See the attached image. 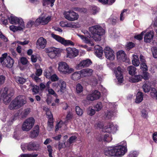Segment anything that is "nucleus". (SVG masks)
Here are the masks:
<instances>
[{
	"label": "nucleus",
	"instance_id": "nucleus-1",
	"mask_svg": "<svg viewBox=\"0 0 157 157\" xmlns=\"http://www.w3.org/2000/svg\"><path fill=\"white\" fill-rule=\"evenodd\" d=\"M127 151L126 142L123 141L116 146L105 148L104 153L105 155L108 156L120 157L124 155Z\"/></svg>",
	"mask_w": 157,
	"mask_h": 157
},
{
	"label": "nucleus",
	"instance_id": "nucleus-2",
	"mask_svg": "<svg viewBox=\"0 0 157 157\" xmlns=\"http://www.w3.org/2000/svg\"><path fill=\"white\" fill-rule=\"evenodd\" d=\"M89 31L92 34V38L95 41H100L101 36L105 33V30L99 25H96L90 27Z\"/></svg>",
	"mask_w": 157,
	"mask_h": 157
},
{
	"label": "nucleus",
	"instance_id": "nucleus-3",
	"mask_svg": "<svg viewBox=\"0 0 157 157\" xmlns=\"http://www.w3.org/2000/svg\"><path fill=\"white\" fill-rule=\"evenodd\" d=\"M26 103L25 97L23 95H19L13 100L9 106L10 110L18 109L23 106Z\"/></svg>",
	"mask_w": 157,
	"mask_h": 157
},
{
	"label": "nucleus",
	"instance_id": "nucleus-4",
	"mask_svg": "<svg viewBox=\"0 0 157 157\" xmlns=\"http://www.w3.org/2000/svg\"><path fill=\"white\" fill-rule=\"evenodd\" d=\"M0 62L3 67L11 68L13 66L14 60L7 53L2 54L0 58Z\"/></svg>",
	"mask_w": 157,
	"mask_h": 157
},
{
	"label": "nucleus",
	"instance_id": "nucleus-5",
	"mask_svg": "<svg viewBox=\"0 0 157 157\" xmlns=\"http://www.w3.org/2000/svg\"><path fill=\"white\" fill-rule=\"evenodd\" d=\"M13 90L11 91L8 90L7 88L2 89L0 93V95L3 98V100L6 104L9 103L11 100V97L13 94Z\"/></svg>",
	"mask_w": 157,
	"mask_h": 157
},
{
	"label": "nucleus",
	"instance_id": "nucleus-6",
	"mask_svg": "<svg viewBox=\"0 0 157 157\" xmlns=\"http://www.w3.org/2000/svg\"><path fill=\"white\" fill-rule=\"evenodd\" d=\"M58 70L61 74L64 75L69 74L74 71V69L70 68L69 65L64 62L58 63Z\"/></svg>",
	"mask_w": 157,
	"mask_h": 157
},
{
	"label": "nucleus",
	"instance_id": "nucleus-7",
	"mask_svg": "<svg viewBox=\"0 0 157 157\" xmlns=\"http://www.w3.org/2000/svg\"><path fill=\"white\" fill-rule=\"evenodd\" d=\"M52 87L59 93L62 94L65 91L66 83L63 80H60L57 82L53 83L52 84Z\"/></svg>",
	"mask_w": 157,
	"mask_h": 157
},
{
	"label": "nucleus",
	"instance_id": "nucleus-8",
	"mask_svg": "<svg viewBox=\"0 0 157 157\" xmlns=\"http://www.w3.org/2000/svg\"><path fill=\"white\" fill-rule=\"evenodd\" d=\"M82 32L85 35V36L77 34V36L79 37L84 43L88 44L90 46L94 45V44L91 39L92 36L90 35L88 31L86 30L83 29L82 30Z\"/></svg>",
	"mask_w": 157,
	"mask_h": 157
},
{
	"label": "nucleus",
	"instance_id": "nucleus-9",
	"mask_svg": "<svg viewBox=\"0 0 157 157\" xmlns=\"http://www.w3.org/2000/svg\"><path fill=\"white\" fill-rule=\"evenodd\" d=\"M35 120L32 117H30L26 119L23 122L22 126V129L25 131H29L33 127Z\"/></svg>",
	"mask_w": 157,
	"mask_h": 157
},
{
	"label": "nucleus",
	"instance_id": "nucleus-10",
	"mask_svg": "<svg viewBox=\"0 0 157 157\" xmlns=\"http://www.w3.org/2000/svg\"><path fill=\"white\" fill-rule=\"evenodd\" d=\"M51 36L52 37L56 40L57 41L61 43L65 46H73L75 44L69 40H65L61 36L54 34L52 33Z\"/></svg>",
	"mask_w": 157,
	"mask_h": 157
},
{
	"label": "nucleus",
	"instance_id": "nucleus-11",
	"mask_svg": "<svg viewBox=\"0 0 157 157\" xmlns=\"http://www.w3.org/2000/svg\"><path fill=\"white\" fill-rule=\"evenodd\" d=\"M65 18L70 21L77 20L79 18V15L74 11L70 10L63 13Z\"/></svg>",
	"mask_w": 157,
	"mask_h": 157
},
{
	"label": "nucleus",
	"instance_id": "nucleus-12",
	"mask_svg": "<svg viewBox=\"0 0 157 157\" xmlns=\"http://www.w3.org/2000/svg\"><path fill=\"white\" fill-rule=\"evenodd\" d=\"M51 17L48 16L47 17L42 14L40 15L35 21L36 24H41L44 25L47 24L51 20Z\"/></svg>",
	"mask_w": 157,
	"mask_h": 157
},
{
	"label": "nucleus",
	"instance_id": "nucleus-13",
	"mask_svg": "<svg viewBox=\"0 0 157 157\" xmlns=\"http://www.w3.org/2000/svg\"><path fill=\"white\" fill-rule=\"evenodd\" d=\"M45 52L48 53V56L51 58H54L56 57L57 54L61 52L60 49L55 47H50L45 49Z\"/></svg>",
	"mask_w": 157,
	"mask_h": 157
},
{
	"label": "nucleus",
	"instance_id": "nucleus-14",
	"mask_svg": "<svg viewBox=\"0 0 157 157\" xmlns=\"http://www.w3.org/2000/svg\"><path fill=\"white\" fill-rule=\"evenodd\" d=\"M104 52L106 58L110 60H113L115 59L114 52L110 47L106 46L104 49Z\"/></svg>",
	"mask_w": 157,
	"mask_h": 157
},
{
	"label": "nucleus",
	"instance_id": "nucleus-15",
	"mask_svg": "<svg viewBox=\"0 0 157 157\" xmlns=\"http://www.w3.org/2000/svg\"><path fill=\"white\" fill-rule=\"evenodd\" d=\"M66 57L70 59H73L78 55L79 51L74 48H66Z\"/></svg>",
	"mask_w": 157,
	"mask_h": 157
},
{
	"label": "nucleus",
	"instance_id": "nucleus-16",
	"mask_svg": "<svg viewBox=\"0 0 157 157\" xmlns=\"http://www.w3.org/2000/svg\"><path fill=\"white\" fill-rule=\"evenodd\" d=\"M9 22L11 24L19 25H25L23 19L20 17H17L11 15L9 18Z\"/></svg>",
	"mask_w": 157,
	"mask_h": 157
},
{
	"label": "nucleus",
	"instance_id": "nucleus-17",
	"mask_svg": "<svg viewBox=\"0 0 157 157\" xmlns=\"http://www.w3.org/2000/svg\"><path fill=\"white\" fill-rule=\"evenodd\" d=\"M47 40L42 37L39 38L36 42V47L38 49L41 50L45 48L47 44Z\"/></svg>",
	"mask_w": 157,
	"mask_h": 157
},
{
	"label": "nucleus",
	"instance_id": "nucleus-18",
	"mask_svg": "<svg viewBox=\"0 0 157 157\" xmlns=\"http://www.w3.org/2000/svg\"><path fill=\"white\" fill-rule=\"evenodd\" d=\"M101 95L100 92L96 90L93 91L91 93L89 94L87 98L88 100L93 101L99 99Z\"/></svg>",
	"mask_w": 157,
	"mask_h": 157
},
{
	"label": "nucleus",
	"instance_id": "nucleus-19",
	"mask_svg": "<svg viewBox=\"0 0 157 157\" xmlns=\"http://www.w3.org/2000/svg\"><path fill=\"white\" fill-rule=\"evenodd\" d=\"M118 128V126L117 125L110 123L103 128V131L108 133L115 132L117 130Z\"/></svg>",
	"mask_w": 157,
	"mask_h": 157
},
{
	"label": "nucleus",
	"instance_id": "nucleus-20",
	"mask_svg": "<svg viewBox=\"0 0 157 157\" xmlns=\"http://www.w3.org/2000/svg\"><path fill=\"white\" fill-rule=\"evenodd\" d=\"M40 148V145L36 142H31L27 144V149L29 151H37Z\"/></svg>",
	"mask_w": 157,
	"mask_h": 157
},
{
	"label": "nucleus",
	"instance_id": "nucleus-21",
	"mask_svg": "<svg viewBox=\"0 0 157 157\" xmlns=\"http://www.w3.org/2000/svg\"><path fill=\"white\" fill-rule=\"evenodd\" d=\"M114 73L119 83H122L123 81V77L122 74V70L121 67H118L114 70Z\"/></svg>",
	"mask_w": 157,
	"mask_h": 157
},
{
	"label": "nucleus",
	"instance_id": "nucleus-22",
	"mask_svg": "<svg viewBox=\"0 0 157 157\" xmlns=\"http://www.w3.org/2000/svg\"><path fill=\"white\" fill-rule=\"evenodd\" d=\"M92 63L91 60L89 59L84 60L81 61L76 66V68L77 69L79 70L84 67H88L92 64Z\"/></svg>",
	"mask_w": 157,
	"mask_h": 157
},
{
	"label": "nucleus",
	"instance_id": "nucleus-23",
	"mask_svg": "<svg viewBox=\"0 0 157 157\" xmlns=\"http://www.w3.org/2000/svg\"><path fill=\"white\" fill-rule=\"evenodd\" d=\"M93 71V70L92 69L90 68L84 69L80 71V72L82 73V77L91 76L92 75Z\"/></svg>",
	"mask_w": 157,
	"mask_h": 157
},
{
	"label": "nucleus",
	"instance_id": "nucleus-24",
	"mask_svg": "<svg viewBox=\"0 0 157 157\" xmlns=\"http://www.w3.org/2000/svg\"><path fill=\"white\" fill-rule=\"evenodd\" d=\"M154 35L153 31H150L147 33L144 36V40L145 42L149 43L153 40Z\"/></svg>",
	"mask_w": 157,
	"mask_h": 157
},
{
	"label": "nucleus",
	"instance_id": "nucleus-25",
	"mask_svg": "<svg viewBox=\"0 0 157 157\" xmlns=\"http://www.w3.org/2000/svg\"><path fill=\"white\" fill-rule=\"evenodd\" d=\"M129 77V81L132 82H139L142 80V75H132Z\"/></svg>",
	"mask_w": 157,
	"mask_h": 157
},
{
	"label": "nucleus",
	"instance_id": "nucleus-26",
	"mask_svg": "<svg viewBox=\"0 0 157 157\" xmlns=\"http://www.w3.org/2000/svg\"><path fill=\"white\" fill-rule=\"evenodd\" d=\"M95 54L99 58H101L103 53L102 48L98 45H95L94 47Z\"/></svg>",
	"mask_w": 157,
	"mask_h": 157
},
{
	"label": "nucleus",
	"instance_id": "nucleus-27",
	"mask_svg": "<svg viewBox=\"0 0 157 157\" xmlns=\"http://www.w3.org/2000/svg\"><path fill=\"white\" fill-rule=\"evenodd\" d=\"M117 57L118 59L121 60L124 62L127 59L124 52L122 50L120 51L117 52Z\"/></svg>",
	"mask_w": 157,
	"mask_h": 157
},
{
	"label": "nucleus",
	"instance_id": "nucleus-28",
	"mask_svg": "<svg viewBox=\"0 0 157 157\" xmlns=\"http://www.w3.org/2000/svg\"><path fill=\"white\" fill-rule=\"evenodd\" d=\"M39 126H36L33 130L31 132L30 136L32 138H33L37 136L39 134Z\"/></svg>",
	"mask_w": 157,
	"mask_h": 157
},
{
	"label": "nucleus",
	"instance_id": "nucleus-29",
	"mask_svg": "<svg viewBox=\"0 0 157 157\" xmlns=\"http://www.w3.org/2000/svg\"><path fill=\"white\" fill-rule=\"evenodd\" d=\"M25 28V25H19L18 26H16L14 25H12L10 26L9 28L10 30L13 32H15L18 30H23Z\"/></svg>",
	"mask_w": 157,
	"mask_h": 157
},
{
	"label": "nucleus",
	"instance_id": "nucleus-30",
	"mask_svg": "<svg viewBox=\"0 0 157 157\" xmlns=\"http://www.w3.org/2000/svg\"><path fill=\"white\" fill-rule=\"evenodd\" d=\"M82 77V73L80 72V71L74 73L71 76V78L74 80H78L80 79Z\"/></svg>",
	"mask_w": 157,
	"mask_h": 157
},
{
	"label": "nucleus",
	"instance_id": "nucleus-31",
	"mask_svg": "<svg viewBox=\"0 0 157 157\" xmlns=\"http://www.w3.org/2000/svg\"><path fill=\"white\" fill-rule=\"evenodd\" d=\"M53 71L51 67H49L48 69L45 70L44 72V75L48 78H50L53 73Z\"/></svg>",
	"mask_w": 157,
	"mask_h": 157
},
{
	"label": "nucleus",
	"instance_id": "nucleus-32",
	"mask_svg": "<svg viewBox=\"0 0 157 157\" xmlns=\"http://www.w3.org/2000/svg\"><path fill=\"white\" fill-rule=\"evenodd\" d=\"M132 63V64L134 66L136 67L139 66L140 63L138 57L137 55H133Z\"/></svg>",
	"mask_w": 157,
	"mask_h": 157
},
{
	"label": "nucleus",
	"instance_id": "nucleus-33",
	"mask_svg": "<svg viewBox=\"0 0 157 157\" xmlns=\"http://www.w3.org/2000/svg\"><path fill=\"white\" fill-rule=\"evenodd\" d=\"M15 81L18 84H23L26 81V79L20 76H15L14 77Z\"/></svg>",
	"mask_w": 157,
	"mask_h": 157
},
{
	"label": "nucleus",
	"instance_id": "nucleus-34",
	"mask_svg": "<svg viewBox=\"0 0 157 157\" xmlns=\"http://www.w3.org/2000/svg\"><path fill=\"white\" fill-rule=\"evenodd\" d=\"M127 70L130 75H134L136 73V68L133 66H130L128 67Z\"/></svg>",
	"mask_w": 157,
	"mask_h": 157
},
{
	"label": "nucleus",
	"instance_id": "nucleus-35",
	"mask_svg": "<svg viewBox=\"0 0 157 157\" xmlns=\"http://www.w3.org/2000/svg\"><path fill=\"white\" fill-rule=\"evenodd\" d=\"M143 98V94L141 92H138L136 95L135 102L137 103H139L141 102Z\"/></svg>",
	"mask_w": 157,
	"mask_h": 157
},
{
	"label": "nucleus",
	"instance_id": "nucleus-36",
	"mask_svg": "<svg viewBox=\"0 0 157 157\" xmlns=\"http://www.w3.org/2000/svg\"><path fill=\"white\" fill-rule=\"evenodd\" d=\"M150 82H145L142 86L143 91L145 93L148 92L150 90Z\"/></svg>",
	"mask_w": 157,
	"mask_h": 157
},
{
	"label": "nucleus",
	"instance_id": "nucleus-37",
	"mask_svg": "<svg viewBox=\"0 0 157 157\" xmlns=\"http://www.w3.org/2000/svg\"><path fill=\"white\" fill-rule=\"evenodd\" d=\"M77 137L78 134L77 133H75L74 135L70 137L68 141L70 144H72L75 142Z\"/></svg>",
	"mask_w": 157,
	"mask_h": 157
},
{
	"label": "nucleus",
	"instance_id": "nucleus-38",
	"mask_svg": "<svg viewBox=\"0 0 157 157\" xmlns=\"http://www.w3.org/2000/svg\"><path fill=\"white\" fill-rule=\"evenodd\" d=\"M53 128V119H49L48 123L47 130L51 131Z\"/></svg>",
	"mask_w": 157,
	"mask_h": 157
},
{
	"label": "nucleus",
	"instance_id": "nucleus-39",
	"mask_svg": "<svg viewBox=\"0 0 157 157\" xmlns=\"http://www.w3.org/2000/svg\"><path fill=\"white\" fill-rule=\"evenodd\" d=\"M55 0H43L44 6L50 4V6L52 7L54 5V3Z\"/></svg>",
	"mask_w": 157,
	"mask_h": 157
},
{
	"label": "nucleus",
	"instance_id": "nucleus-40",
	"mask_svg": "<svg viewBox=\"0 0 157 157\" xmlns=\"http://www.w3.org/2000/svg\"><path fill=\"white\" fill-rule=\"evenodd\" d=\"M103 140L105 141L109 142L112 140V138L110 134H106L104 136Z\"/></svg>",
	"mask_w": 157,
	"mask_h": 157
},
{
	"label": "nucleus",
	"instance_id": "nucleus-41",
	"mask_svg": "<svg viewBox=\"0 0 157 157\" xmlns=\"http://www.w3.org/2000/svg\"><path fill=\"white\" fill-rule=\"evenodd\" d=\"M94 108L97 111H100L103 108V105L101 102H99L94 106Z\"/></svg>",
	"mask_w": 157,
	"mask_h": 157
},
{
	"label": "nucleus",
	"instance_id": "nucleus-42",
	"mask_svg": "<svg viewBox=\"0 0 157 157\" xmlns=\"http://www.w3.org/2000/svg\"><path fill=\"white\" fill-rule=\"evenodd\" d=\"M76 92L78 94L81 93L83 90V86L79 83H78L76 85Z\"/></svg>",
	"mask_w": 157,
	"mask_h": 157
},
{
	"label": "nucleus",
	"instance_id": "nucleus-43",
	"mask_svg": "<svg viewBox=\"0 0 157 157\" xmlns=\"http://www.w3.org/2000/svg\"><path fill=\"white\" fill-rule=\"evenodd\" d=\"M141 116L144 119H147L148 117V112L145 109H143L141 112Z\"/></svg>",
	"mask_w": 157,
	"mask_h": 157
},
{
	"label": "nucleus",
	"instance_id": "nucleus-44",
	"mask_svg": "<svg viewBox=\"0 0 157 157\" xmlns=\"http://www.w3.org/2000/svg\"><path fill=\"white\" fill-rule=\"evenodd\" d=\"M98 1L104 4H108L111 5L115 1V0H98Z\"/></svg>",
	"mask_w": 157,
	"mask_h": 157
},
{
	"label": "nucleus",
	"instance_id": "nucleus-45",
	"mask_svg": "<svg viewBox=\"0 0 157 157\" xmlns=\"http://www.w3.org/2000/svg\"><path fill=\"white\" fill-rule=\"evenodd\" d=\"M30 112V109L27 108L24 109L22 112L21 113V116L22 117H26L29 113Z\"/></svg>",
	"mask_w": 157,
	"mask_h": 157
},
{
	"label": "nucleus",
	"instance_id": "nucleus-46",
	"mask_svg": "<svg viewBox=\"0 0 157 157\" xmlns=\"http://www.w3.org/2000/svg\"><path fill=\"white\" fill-rule=\"evenodd\" d=\"M150 94L152 98L157 99V91L155 88H151Z\"/></svg>",
	"mask_w": 157,
	"mask_h": 157
},
{
	"label": "nucleus",
	"instance_id": "nucleus-47",
	"mask_svg": "<svg viewBox=\"0 0 157 157\" xmlns=\"http://www.w3.org/2000/svg\"><path fill=\"white\" fill-rule=\"evenodd\" d=\"M87 114L90 116H92L95 113V110L93 109L92 107H89L87 109Z\"/></svg>",
	"mask_w": 157,
	"mask_h": 157
},
{
	"label": "nucleus",
	"instance_id": "nucleus-48",
	"mask_svg": "<svg viewBox=\"0 0 157 157\" xmlns=\"http://www.w3.org/2000/svg\"><path fill=\"white\" fill-rule=\"evenodd\" d=\"M38 155L37 154H21L19 157H36Z\"/></svg>",
	"mask_w": 157,
	"mask_h": 157
},
{
	"label": "nucleus",
	"instance_id": "nucleus-49",
	"mask_svg": "<svg viewBox=\"0 0 157 157\" xmlns=\"http://www.w3.org/2000/svg\"><path fill=\"white\" fill-rule=\"evenodd\" d=\"M90 10L92 14H95L98 12L99 9L96 6H92L90 7Z\"/></svg>",
	"mask_w": 157,
	"mask_h": 157
},
{
	"label": "nucleus",
	"instance_id": "nucleus-50",
	"mask_svg": "<svg viewBox=\"0 0 157 157\" xmlns=\"http://www.w3.org/2000/svg\"><path fill=\"white\" fill-rule=\"evenodd\" d=\"M139 153L138 152L135 151H131L129 155V157H137Z\"/></svg>",
	"mask_w": 157,
	"mask_h": 157
},
{
	"label": "nucleus",
	"instance_id": "nucleus-51",
	"mask_svg": "<svg viewBox=\"0 0 157 157\" xmlns=\"http://www.w3.org/2000/svg\"><path fill=\"white\" fill-rule=\"evenodd\" d=\"M75 111L76 114L78 116H81L83 113V111L80 107L78 106L75 107Z\"/></svg>",
	"mask_w": 157,
	"mask_h": 157
},
{
	"label": "nucleus",
	"instance_id": "nucleus-52",
	"mask_svg": "<svg viewBox=\"0 0 157 157\" xmlns=\"http://www.w3.org/2000/svg\"><path fill=\"white\" fill-rule=\"evenodd\" d=\"M127 9L124 10L120 14V20L121 21H123L124 19V17L127 14Z\"/></svg>",
	"mask_w": 157,
	"mask_h": 157
},
{
	"label": "nucleus",
	"instance_id": "nucleus-53",
	"mask_svg": "<svg viewBox=\"0 0 157 157\" xmlns=\"http://www.w3.org/2000/svg\"><path fill=\"white\" fill-rule=\"evenodd\" d=\"M140 69L143 71H146L148 70V67L146 63H141Z\"/></svg>",
	"mask_w": 157,
	"mask_h": 157
},
{
	"label": "nucleus",
	"instance_id": "nucleus-54",
	"mask_svg": "<svg viewBox=\"0 0 157 157\" xmlns=\"http://www.w3.org/2000/svg\"><path fill=\"white\" fill-rule=\"evenodd\" d=\"M142 78L144 80H147L148 79L149 77V74L146 71H143L142 72Z\"/></svg>",
	"mask_w": 157,
	"mask_h": 157
},
{
	"label": "nucleus",
	"instance_id": "nucleus-55",
	"mask_svg": "<svg viewBox=\"0 0 157 157\" xmlns=\"http://www.w3.org/2000/svg\"><path fill=\"white\" fill-rule=\"evenodd\" d=\"M18 113H16L14 116H12L8 121V123L9 124H11L16 119L17 117L18 116Z\"/></svg>",
	"mask_w": 157,
	"mask_h": 157
},
{
	"label": "nucleus",
	"instance_id": "nucleus-56",
	"mask_svg": "<svg viewBox=\"0 0 157 157\" xmlns=\"http://www.w3.org/2000/svg\"><path fill=\"white\" fill-rule=\"evenodd\" d=\"M33 88L32 91L34 94H36L38 93L39 90V87L36 85H32Z\"/></svg>",
	"mask_w": 157,
	"mask_h": 157
},
{
	"label": "nucleus",
	"instance_id": "nucleus-57",
	"mask_svg": "<svg viewBox=\"0 0 157 157\" xmlns=\"http://www.w3.org/2000/svg\"><path fill=\"white\" fill-rule=\"evenodd\" d=\"M146 32V30L142 32L141 33L136 36H135L134 38L138 40H141L142 39L144 34Z\"/></svg>",
	"mask_w": 157,
	"mask_h": 157
},
{
	"label": "nucleus",
	"instance_id": "nucleus-58",
	"mask_svg": "<svg viewBox=\"0 0 157 157\" xmlns=\"http://www.w3.org/2000/svg\"><path fill=\"white\" fill-rule=\"evenodd\" d=\"M35 22L34 19H32L30 20L28 22L26 26L27 27L29 28L31 27L33 25Z\"/></svg>",
	"mask_w": 157,
	"mask_h": 157
},
{
	"label": "nucleus",
	"instance_id": "nucleus-59",
	"mask_svg": "<svg viewBox=\"0 0 157 157\" xmlns=\"http://www.w3.org/2000/svg\"><path fill=\"white\" fill-rule=\"evenodd\" d=\"M64 125L63 122L62 121H60L57 124L56 126V131L59 130V128L62 127Z\"/></svg>",
	"mask_w": 157,
	"mask_h": 157
},
{
	"label": "nucleus",
	"instance_id": "nucleus-60",
	"mask_svg": "<svg viewBox=\"0 0 157 157\" xmlns=\"http://www.w3.org/2000/svg\"><path fill=\"white\" fill-rule=\"evenodd\" d=\"M47 150L49 153V157H53L52 154V150L51 146L50 145H48L47 146Z\"/></svg>",
	"mask_w": 157,
	"mask_h": 157
},
{
	"label": "nucleus",
	"instance_id": "nucleus-61",
	"mask_svg": "<svg viewBox=\"0 0 157 157\" xmlns=\"http://www.w3.org/2000/svg\"><path fill=\"white\" fill-rule=\"evenodd\" d=\"M151 50L153 56L155 58H157V49L153 48Z\"/></svg>",
	"mask_w": 157,
	"mask_h": 157
},
{
	"label": "nucleus",
	"instance_id": "nucleus-62",
	"mask_svg": "<svg viewBox=\"0 0 157 157\" xmlns=\"http://www.w3.org/2000/svg\"><path fill=\"white\" fill-rule=\"evenodd\" d=\"M20 62L23 65L26 64L28 62V60L26 58L24 57H22L20 59Z\"/></svg>",
	"mask_w": 157,
	"mask_h": 157
},
{
	"label": "nucleus",
	"instance_id": "nucleus-63",
	"mask_svg": "<svg viewBox=\"0 0 157 157\" xmlns=\"http://www.w3.org/2000/svg\"><path fill=\"white\" fill-rule=\"evenodd\" d=\"M49 79L52 81H56L58 80L59 78L56 74H54L52 75Z\"/></svg>",
	"mask_w": 157,
	"mask_h": 157
},
{
	"label": "nucleus",
	"instance_id": "nucleus-64",
	"mask_svg": "<svg viewBox=\"0 0 157 157\" xmlns=\"http://www.w3.org/2000/svg\"><path fill=\"white\" fill-rule=\"evenodd\" d=\"M152 138L153 141L155 143H157V132H155L153 133Z\"/></svg>",
	"mask_w": 157,
	"mask_h": 157
}]
</instances>
